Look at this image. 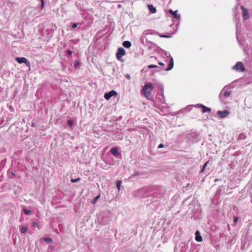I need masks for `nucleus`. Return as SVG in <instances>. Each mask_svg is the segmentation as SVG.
<instances>
[{
  "mask_svg": "<svg viewBox=\"0 0 252 252\" xmlns=\"http://www.w3.org/2000/svg\"><path fill=\"white\" fill-rule=\"evenodd\" d=\"M80 180V178H78L75 179H71V182L72 183H77V182H79Z\"/></svg>",
  "mask_w": 252,
  "mask_h": 252,
  "instance_id": "bb28decb",
  "label": "nucleus"
},
{
  "mask_svg": "<svg viewBox=\"0 0 252 252\" xmlns=\"http://www.w3.org/2000/svg\"><path fill=\"white\" fill-rule=\"evenodd\" d=\"M196 106L197 107H199V108H202V113H205V112H211V108H208L204 105H203V104H197L196 105Z\"/></svg>",
  "mask_w": 252,
  "mask_h": 252,
  "instance_id": "f8f14e48",
  "label": "nucleus"
},
{
  "mask_svg": "<svg viewBox=\"0 0 252 252\" xmlns=\"http://www.w3.org/2000/svg\"><path fill=\"white\" fill-rule=\"evenodd\" d=\"M148 7L151 13H155L156 12V8L153 5L149 4Z\"/></svg>",
  "mask_w": 252,
  "mask_h": 252,
  "instance_id": "4468645a",
  "label": "nucleus"
},
{
  "mask_svg": "<svg viewBox=\"0 0 252 252\" xmlns=\"http://www.w3.org/2000/svg\"><path fill=\"white\" fill-rule=\"evenodd\" d=\"M126 77L127 79H129L130 78V76H129V75H128V74L126 75Z\"/></svg>",
  "mask_w": 252,
  "mask_h": 252,
  "instance_id": "58836bf2",
  "label": "nucleus"
},
{
  "mask_svg": "<svg viewBox=\"0 0 252 252\" xmlns=\"http://www.w3.org/2000/svg\"><path fill=\"white\" fill-rule=\"evenodd\" d=\"M165 193V189L164 188L160 187L156 189V191L153 193L154 197L160 198L163 196Z\"/></svg>",
  "mask_w": 252,
  "mask_h": 252,
  "instance_id": "20e7f679",
  "label": "nucleus"
},
{
  "mask_svg": "<svg viewBox=\"0 0 252 252\" xmlns=\"http://www.w3.org/2000/svg\"><path fill=\"white\" fill-rule=\"evenodd\" d=\"M153 32H154V31H151V32H149V34H153Z\"/></svg>",
  "mask_w": 252,
  "mask_h": 252,
  "instance_id": "a19ab883",
  "label": "nucleus"
},
{
  "mask_svg": "<svg viewBox=\"0 0 252 252\" xmlns=\"http://www.w3.org/2000/svg\"><path fill=\"white\" fill-rule=\"evenodd\" d=\"M237 39L238 41H239L238 37L237 36Z\"/></svg>",
  "mask_w": 252,
  "mask_h": 252,
  "instance_id": "37998d69",
  "label": "nucleus"
},
{
  "mask_svg": "<svg viewBox=\"0 0 252 252\" xmlns=\"http://www.w3.org/2000/svg\"><path fill=\"white\" fill-rule=\"evenodd\" d=\"M41 2L44 1V0H40Z\"/></svg>",
  "mask_w": 252,
  "mask_h": 252,
  "instance_id": "79ce46f5",
  "label": "nucleus"
},
{
  "mask_svg": "<svg viewBox=\"0 0 252 252\" xmlns=\"http://www.w3.org/2000/svg\"><path fill=\"white\" fill-rule=\"evenodd\" d=\"M232 69L239 72H242L245 70V67L242 62H238L232 67Z\"/></svg>",
  "mask_w": 252,
  "mask_h": 252,
  "instance_id": "423d86ee",
  "label": "nucleus"
},
{
  "mask_svg": "<svg viewBox=\"0 0 252 252\" xmlns=\"http://www.w3.org/2000/svg\"><path fill=\"white\" fill-rule=\"evenodd\" d=\"M170 0V2H171V0Z\"/></svg>",
  "mask_w": 252,
  "mask_h": 252,
  "instance_id": "a18cd8bd",
  "label": "nucleus"
},
{
  "mask_svg": "<svg viewBox=\"0 0 252 252\" xmlns=\"http://www.w3.org/2000/svg\"><path fill=\"white\" fill-rule=\"evenodd\" d=\"M153 89V85L151 83H146L142 89L141 93L147 99H150Z\"/></svg>",
  "mask_w": 252,
  "mask_h": 252,
  "instance_id": "f03ea898",
  "label": "nucleus"
},
{
  "mask_svg": "<svg viewBox=\"0 0 252 252\" xmlns=\"http://www.w3.org/2000/svg\"><path fill=\"white\" fill-rule=\"evenodd\" d=\"M208 163H209V161H208L206 162L204 164V165H203V167H202V168L201 170L200 171V173H202V172H204V170H205V168H206V166H207V165H208Z\"/></svg>",
  "mask_w": 252,
  "mask_h": 252,
  "instance_id": "aec40b11",
  "label": "nucleus"
},
{
  "mask_svg": "<svg viewBox=\"0 0 252 252\" xmlns=\"http://www.w3.org/2000/svg\"><path fill=\"white\" fill-rule=\"evenodd\" d=\"M159 36L161 37H164V38H169L170 37V35H164V34H160Z\"/></svg>",
  "mask_w": 252,
  "mask_h": 252,
  "instance_id": "c756f323",
  "label": "nucleus"
},
{
  "mask_svg": "<svg viewBox=\"0 0 252 252\" xmlns=\"http://www.w3.org/2000/svg\"><path fill=\"white\" fill-rule=\"evenodd\" d=\"M168 12H169V13H170L171 15H172V14L174 13V12H175V11H173V10H172V9H168Z\"/></svg>",
  "mask_w": 252,
  "mask_h": 252,
  "instance_id": "473e14b6",
  "label": "nucleus"
},
{
  "mask_svg": "<svg viewBox=\"0 0 252 252\" xmlns=\"http://www.w3.org/2000/svg\"><path fill=\"white\" fill-rule=\"evenodd\" d=\"M148 68L149 69H151L154 68H158V67L156 65L151 64L148 66Z\"/></svg>",
  "mask_w": 252,
  "mask_h": 252,
  "instance_id": "393cba45",
  "label": "nucleus"
},
{
  "mask_svg": "<svg viewBox=\"0 0 252 252\" xmlns=\"http://www.w3.org/2000/svg\"><path fill=\"white\" fill-rule=\"evenodd\" d=\"M141 42L142 43L144 44V40H143V39H141Z\"/></svg>",
  "mask_w": 252,
  "mask_h": 252,
  "instance_id": "ea45409f",
  "label": "nucleus"
},
{
  "mask_svg": "<svg viewBox=\"0 0 252 252\" xmlns=\"http://www.w3.org/2000/svg\"><path fill=\"white\" fill-rule=\"evenodd\" d=\"M15 60L19 63H25L27 66H29L30 65V63L29 61L24 57H16L15 58Z\"/></svg>",
  "mask_w": 252,
  "mask_h": 252,
  "instance_id": "6e6552de",
  "label": "nucleus"
},
{
  "mask_svg": "<svg viewBox=\"0 0 252 252\" xmlns=\"http://www.w3.org/2000/svg\"><path fill=\"white\" fill-rule=\"evenodd\" d=\"M158 64L160 65H161L162 66H164V64L162 63V62H158Z\"/></svg>",
  "mask_w": 252,
  "mask_h": 252,
  "instance_id": "4c0bfd02",
  "label": "nucleus"
},
{
  "mask_svg": "<svg viewBox=\"0 0 252 252\" xmlns=\"http://www.w3.org/2000/svg\"><path fill=\"white\" fill-rule=\"evenodd\" d=\"M225 88L226 87H224V88L221 90L219 94V98L221 101H222L224 98L229 96L231 94V92L230 91H225L224 92Z\"/></svg>",
  "mask_w": 252,
  "mask_h": 252,
  "instance_id": "39448f33",
  "label": "nucleus"
},
{
  "mask_svg": "<svg viewBox=\"0 0 252 252\" xmlns=\"http://www.w3.org/2000/svg\"><path fill=\"white\" fill-rule=\"evenodd\" d=\"M164 55L166 56L169 59V64L167 68H162L161 70L165 71H169L171 70L174 66V60L173 58L171 56L170 53L164 51Z\"/></svg>",
  "mask_w": 252,
  "mask_h": 252,
  "instance_id": "7ed1b4c3",
  "label": "nucleus"
},
{
  "mask_svg": "<svg viewBox=\"0 0 252 252\" xmlns=\"http://www.w3.org/2000/svg\"><path fill=\"white\" fill-rule=\"evenodd\" d=\"M121 184L122 182L121 181H118L116 183V187L119 190L120 189Z\"/></svg>",
  "mask_w": 252,
  "mask_h": 252,
  "instance_id": "4be33fe9",
  "label": "nucleus"
},
{
  "mask_svg": "<svg viewBox=\"0 0 252 252\" xmlns=\"http://www.w3.org/2000/svg\"><path fill=\"white\" fill-rule=\"evenodd\" d=\"M28 228L26 226L22 227L21 229V232L22 233H25L27 232Z\"/></svg>",
  "mask_w": 252,
  "mask_h": 252,
  "instance_id": "412c9836",
  "label": "nucleus"
},
{
  "mask_svg": "<svg viewBox=\"0 0 252 252\" xmlns=\"http://www.w3.org/2000/svg\"><path fill=\"white\" fill-rule=\"evenodd\" d=\"M77 26H78V24H77V23H73V24H72V28L73 29H75V28H77Z\"/></svg>",
  "mask_w": 252,
  "mask_h": 252,
  "instance_id": "7c9ffc66",
  "label": "nucleus"
},
{
  "mask_svg": "<svg viewBox=\"0 0 252 252\" xmlns=\"http://www.w3.org/2000/svg\"><path fill=\"white\" fill-rule=\"evenodd\" d=\"M41 2V8L42 9V8H43V7L44 6V1Z\"/></svg>",
  "mask_w": 252,
  "mask_h": 252,
  "instance_id": "c9c22d12",
  "label": "nucleus"
},
{
  "mask_svg": "<svg viewBox=\"0 0 252 252\" xmlns=\"http://www.w3.org/2000/svg\"><path fill=\"white\" fill-rule=\"evenodd\" d=\"M164 147V145L162 144H160L158 146V149H160V148H163Z\"/></svg>",
  "mask_w": 252,
  "mask_h": 252,
  "instance_id": "72a5a7b5",
  "label": "nucleus"
},
{
  "mask_svg": "<svg viewBox=\"0 0 252 252\" xmlns=\"http://www.w3.org/2000/svg\"><path fill=\"white\" fill-rule=\"evenodd\" d=\"M23 211H24V213L27 215H30L32 214V211L26 209H24Z\"/></svg>",
  "mask_w": 252,
  "mask_h": 252,
  "instance_id": "6ab92c4d",
  "label": "nucleus"
},
{
  "mask_svg": "<svg viewBox=\"0 0 252 252\" xmlns=\"http://www.w3.org/2000/svg\"><path fill=\"white\" fill-rule=\"evenodd\" d=\"M141 175V174L139 172H138V171H136L135 172V173H134L132 175H131V177L133 178L134 177H136L137 176H139V175Z\"/></svg>",
  "mask_w": 252,
  "mask_h": 252,
  "instance_id": "5701e85b",
  "label": "nucleus"
},
{
  "mask_svg": "<svg viewBox=\"0 0 252 252\" xmlns=\"http://www.w3.org/2000/svg\"><path fill=\"white\" fill-rule=\"evenodd\" d=\"M195 240L198 242H202L203 240V239H202V236L200 234L199 231L198 230L196 231L195 232Z\"/></svg>",
  "mask_w": 252,
  "mask_h": 252,
  "instance_id": "ddd939ff",
  "label": "nucleus"
},
{
  "mask_svg": "<svg viewBox=\"0 0 252 252\" xmlns=\"http://www.w3.org/2000/svg\"><path fill=\"white\" fill-rule=\"evenodd\" d=\"M79 65V62L78 61H75L74 62V66L75 67H77Z\"/></svg>",
  "mask_w": 252,
  "mask_h": 252,
  "instance_id": "cd10ccee",
  "label": "nucleus"
},
{
  "mask_svg": "<svg viewBox=\"0 0 252 252\" xmlns=\"http://www.w3.org/2000/svg\"><path fill=\"white\" fill-rule=\"evenodd\" d=\"M126 54V51L122 47L118 48L116 53L117 59L119 61H122V56Z\"/></svg>",
  "mask_w": 252,
  "mask_h": 252,
  "instance_id": "0eeeda50",
  "label": "nucleus"
},
{
  "mask_svg": "<svg viewBox=\"0 0 252 252\" xmlns=\"http://www.w3.org/2000/svg\"><path fill=\"white\" fill-rule=\"evenodd\" d=\"M117 94V93L115 90H111L108 93H106L104 94V97L106 100H109L111 97L116 96Z\"/></svg>",
  "mask_w": 252,
  "mask_h": 252,
  "instance_id": "1a4fd4ad",
  "label": "nucleus"
},
{
  "mask_svg": "<svg viewBox=\"0 0 252 252\" xmlns=\"http://www.w3.org/2000/svg\"><path fill=\"white\" fill-rule=\"evenodd\" d=\"M238 219L237 217H234V219H233V221L234 223L236 222L238 220Z\"/></svg>",
  "mask_w": 252,
  "mask_h": 252,
  "instance_id": "f704fd0d",
  "label": "nucleus"
},
{
  "mask_svg": "<svg viewBox=\"0 0 252 252\" xmlns=\"http://www.w3.org/2000/svg\"><path fill=\"white\" fill-rule=\"evenodd\" d=\"M229 114V112L227 110H224L223 111H217V114L221 118H224L228 116Z\"/></svg>",
  "mask_w": 252,
  "mask_h": 252,
  "instance_id": "9b49d317",
  "label": "nucleus"
},
{
  "mask_svg": "<svg viewBox=\"0 0 252 252\" xmlns=\"http://www.w3.org/2000/svg\"><path fill=\"white\" fill-rule=\"evenodd\" d=\"M32 225L34 226V227H36V226H37L38 224H37V223L35 222H33L32 223Z\"/></svg>",
  "mask_w": 252,
  "mask_h": 252,
  "instance_id": "e433bc0d",
  "label": "nucleus"
},
{
  "mask_svg": "<svg viewBox=\"0 0 252 252\" xmlns=\"http://www.w3.org/2000/svg\"><path fill=\"white\" fill-rule=\"evenodd\" d=\"M111 153L115 156L119 155L118 149L117 148H113L111 150Z\"/></svg>",
  "mask_w": 252,
  "mask_h": 252,
  "instance_id": "dca6fc26",
  "label": "nucleus"
},
{
  "mask_svg": "<svg viewBox=\"0 0 252 252\" xmlns=\"http://www.w3.org/2000/svg\"><path fill=\"white\" fill-rule=\"evenodd\" d=\"M177 12V10L175 11L174 13L172 15L174 18L177 20H179L180 19V15L179 14H178Z\"/></svg>",
  "mask_w": 252,
  "mask_h": 252,
  "instance_id": "f3484780",
  "label": "nucleus"
},
{
  "mask_svg": "<svg viewBox=\"0 0 252 252\" xmlns=\"http://www.w3.org/2000/svg\"><path fill=\"white\" fill-rule=\"evenodd\" d=\"M149 43H152V42L151 41H149Z\"/></svg>",
  "mask_w": 252,
  "mask_h": 252,
  "instance_id": "c03bdc74",
  "label": "nucleus"
},
{
  "mask_svg": "<svg viewBox=\"0 0 252 252\" xmlns=\"http://www.w3.org/2000/svg\"><path fill=\"white\" fill-rule=\"evenodd\" d=\"M44 241L48 243H51L52 241V238H49V237H47V238H46L45 239H44Z\"/></svg>",
  "mask_w": 252,
  "mask_h": 252,
  "instance_id": "b1692460",
  "label": "nucleus"
},
{
  "mask_svg": "<svg viewBox=\"0 0 252 252\" xmlns=\"http://www.w3.org/2000/svg\"><path fill=\"white\" fill-rule=\"evenodd\" d=\"M109 212L101 213L97 217V221L102 225H106L111 220V219L109 216Z\"/></svg>",
  "mask_w": 252,
  "mask_h": 252,
  "instance_id": "f257e3e1",
  "label": "nucleus"
},
{
  "mask_svg": "<svg viewBox=\"0 0 252 252\" xmlns=\"http://www.w3.org/2000/svg\"><path fill=\"white\" fill-rule=\"evenodd\" d=\"M242 10V16L244 20H246L249 18V12L247 9L245 8L243 6H241Z\"/></svg>",
  "mask_w": 252,
  "mask_h": 252,
  "instance_id": "9d476101",
  "label": "nucleus"
},
{
  "mask_svg": "<svg viewBox=\"0 0 252 252\" xmlns=\"http://www.w3.org/2000/svg\"><path fill=\"white\" fill-rule=\"evenodd\" d=\"M67 122L68 125L70 126H72L73 125V121L71 120H68Z\"/></svg>",
  "mask_w": 252,
  "mask_h": 252,
  "instance_id": "a878e982",
  "label": "nucleus"
},
{
  "mask_svg": "<svg viewBox=\"0 0 252 252\" xmlns=\"http://www.w3.org/2000/svg\"><path fill=\"white\" fill-rule=\"evenodd\" d=\"M100 195H98L96 196L95 197H94V200L92 202V203H93L94 204H95L96 202L98 200V199L100 198Z\"/></svg>",
  "mask_w": 252,
  "mask_h": 252,
  "instance_id": "a211bd4d",
  "label": "nucleus"
},
{
  "mask_svg": "<svg viewBox=\"0 0 252 252\" xmlns=\"http://www.w3.org/2000/svg\"><path fill=\"white\" fill-rule=\"evenodd\" d=\"M190 136H191L194 139H197V135L195 133H192L190 134Z\"/></svg>",
  "mask_w": 252,
  "mask_h": 252,
  "instance_id": "c85d7f7f",
  "label": "nucleus"
},
{
  "mask_svg": "<svg viewBox=\"0 0 252 252\" xmlns=\"http://www.w3.org/2000/svg\"><path fill=\"white\" fill-rule=\"evenodd\" d=\"M66 53H67V54L68 55H71V54H72V51L69 49H67L66 50Z\"/></svg>",
  "mask_w": 252,
  "mask_h": 252,
  "instance_id": "2f4dec72",
  "label": "nucleus"
},
{
  "mask_svg": "<svg viewBox=\"0 0 252 252\" xmlns=\"http://www.w3.org/2000/svg\"><path fill=\"white\" fill-rule=\"evenodd\" d=\"M123 45L126 48H129L131 46V43L129 41H125L123 43Z\"/></svg>",
  "mask_w": 252,
  "mask_h": 252,
  "instance_id": "2eb2a0df",
  "label": "nucleus"
}]
</instances>
